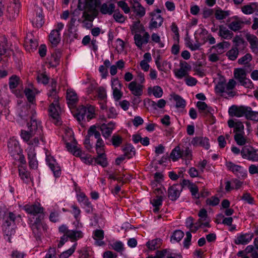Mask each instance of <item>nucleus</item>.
<instances>
[{
	"instance_id": "1",
	"label": "nucleus",
	"mask_w": 258,
	"mask_h": 258,
	"mask_svg": "<svg viewBox=\"0 0 258 258\" xmlns=\"http://www.w3.org/2000/svg\"><path fill=\"white\" fill-rule=\"evenodd\" d=\"M59 97H48V100L50 103L49 107V113L53 119V121L56 124H60V114L61 109L59 104Z\"/></svg>"
},
{
	"instance_id": "2",
	"label": "nucleus",
	"mask_w": 258,
	"mask_h": 258,
	"mask_svg": "<svg viewBox=\"0 0 258 258\" xmlns=\"http://www.w3.org/2000/svg\"><path fill=\"white\" fill-rule=\"evenodd\" d=\"M23 209L31 217L39 218L42 216V218H44V209L38 202L26 204L24 206Z\"/></svg>"
},
{
	"instance_id": "3",
	"label": "nucleus",
	"mask_w": 258,
	"mask_h": 258,
	"mask_svg": "<svg viewBox=\"0 0 258 258\" xmlns=\"http://www.w3.org/2000/svg\"><path fill=\"white\" fill-rule=\"evenodd\" d=\"M28 17L34 27L39 28L42 26L44 21L41 8L35 7L34 9L29 13Z\"/></svg>"
},
{
	"instance_id": "4",
	"label": "nucleus",
	"mask_w": 258,
	"mask_h": 258,
	"mask_svg": "<svg viewBox=\"0 0 258 258\" xmlns=\"http://www.w3.org/2000/svg\"><path fill=\"white\" fill-rule=\"evenodd\" d=\"M78 116L79 119L90 120L93 118L95 108L93 106L87 105L81 106L78 109Z\"/></svg>"
},
{
	"instance_id": "5",
	"label": "nucleus",
	"mask_w": 258,
	"mask_h": 258,
	"mask_svg": "<svg viewBox=\"0 0 258 258\" xmlns=\"http://www.w3.org/2000/svg\"><path fill=\"white\" fill-rule=\"evenodd\" d=\"M64 28V24L61 22H57L55 26V29L52 30L49 35V40L51 44L56 46L60 41V31Z\"/></svg>"
},
{
	"instance_id": "6",
	"label": "nucleus",
	"mask_w": 258,
	"mask_h": 258,
	"mask_svg": "<svg viewBox=\"0 0 258 258\" xmlns=\"http://www.w3.org/2000/svg\"><path fill=\"white\" fill-rule=\"evenodd\" d=\"M161 13V10L159 9H157L150 13L149 15L151 17V19L149 23V28L150 29L157 28L162 25L163 19L160 15Z\"/></svg>"
},
{
	"instance_id": "7",
	"label": "nucleus",
	"mask_w": 258,
	"mask_h": 258,
	"mask_svg": "<svg viewBox=\"0 0 258 258\" xmlns=\"http://www.w3.org/2000/svg\"><path fill=\"white\" fill-rule=\"evenodd\" d=\"M241 155L244 159L252 161H258V149H256L251 146H246L242 148Z\"/></svg>"
},
{
	"instance_id": "8",
	"label": "nucleus",
	"mask_w": 258,
	"mask_h": 258,
	"mask_svg": "<svg viewBox=\"0 0 258 258\" xmlns=\"http://www.w3.org/2000/svg\"><path fill=\"white\" fill-rule=\"evenodd\" d=\"M191 70V66L184 61H181L179 63V68L173 70L175 77L178 79L186 78Z\"/></svg>"
},
{
	"instance_id": "9",
	"label": "nucleus",
	"mask_w": 258,
	"mask_h": 258,
	"mask_svg": "<svg viewBox=\"0 0 258 258\" xmlns=\"http://www.w3.org/2000/svg\"><path fill=\"white\" fill-rule=\"evenodd\" d=\"M97 6V0H79L78 9L93 14Z\"/></svg>"
},
{
	"instance_id": "10",
	"label": "nucleus",
	"mask_w": 258,
	"mask_h": 258,
	"mask_svg": "<svg viewBox=\"0 0 258 258\" xmlns=\"http://www.w3.org/2000/svg\"><path fill=\"white\" fill-rule=\"evenodd\" d=\"M43 219L42 216H39V218H35L34 217L29 218L32 230L36 237H40L42 229L43 228L42 223Z\"/></svg>"
},
{
	"instance_id": "11",
	"label": "nucleus",
	"mask_w": 258,
	"mask_h": 258,
	"mask_svg": "<svg viewBox=\"0 0 258 258\" xmlns=\"http://www.w3.org/2000/svg\"><path fill=\"white\" fill-rule=\"evenodd\" d=\"M35 135L29 131L22 130L20 136L23 140L29 146H37L39 144V138L38 137H34Z\"/></svg>"
},
{
	"instance_id": "12",
	"label": "nucleus",
	"mask_w": 258,
	"mask_h": 258,
	"mask_svg": "<svg viewBox=\"0 0 258 258\" xmlns=\"http://www.w3.org/2000/svg\"><path fill=\"white\" fill-rule=\"evenodd\" d=\"M115 126V123L113 121H110L107 124L103 122L98 124V128L101 131L102 136L105 139H108L111 136Z\"/></svg>"
},
{
	"instance_id": "13",
	"label": "nucleus",
	"mask_w": 258,
	"mask_h": 258,
	"mask_svg": "<svg viewBox=\"0 0 258 258\" xmlns=\"http://www.w3.org/2000/svg\"><path fill=\"white\" fill-rule=\"evenodd\" d=\"M150 37L149 33L147 31L136 34L134 36L135 43L138 48L141 49L143 45L149 42Z\"/></svg>"
},
{
	"instance_id": "14",
	"label": "nucleus",
	"mask_w": 258,
	"mask_h": 258,
	"mask_svg": "<svg viewBox=\"0 0 258 258\" xmlns=\"http://www.w3.org/2000/svg\"><path fill=\"white\" fill-rule=\"evenodd\" d=\"M0 219H3V224H14L16 215L13 212H9L4 207H0Z\"/></svg>"
},
{
	"instance_id": "15",
	"label": "nucleus",
	"mask_w": 258,
	"mask_h": 258,
	"mask_svg": "<svg viewBox=\"0 0 258 258\" xmlns=\"http://www.w3.org/2000/svg\"><path fill=\"white\" fill-rule=\"evenodd\" d=\"M165 191V189H161L159 188H155V194L156 196V198L151 201L152 205L155 207L154 209L155 212L158 211L159 210V207L162 205L163 197Z\"/></svg>"
},
{
	"instance_id": "16",
	"label": "nucleus",
	"mask_w": 258,
	"mask_h": 258,
	"mask_svg": "<svg viewBox=\"0 0 258 258\" xmlns=\"http://www.w3.org/2000/svg\"><path fill=\"white\" fill-rule=\"evenodd\" d=\"M28 129L35 135L41 136L42 133V126L41 122L38 121L34 117L31 118V120L27 123Z\"/></svg>"
},
{
	"instance_id": "17",
	"label": "nucleus",
	"mask_w": 258,
	"mask_h": 258,
	"mask_svg": "<svg viewBox=\"0 0 258 258\" xmlns=\"http://www.w3.org/2000/svg\"><path fill=\"white\" fill-rule=\"evenodd\" d=\"M248 109V106H236L233 105L229 109V113L232 116L240 117L244 116L246 117V114Z\"/></svg>"
},
{
	"instance_id": "18",
	"label": "nucleus",
	"mask_w": 258,
	"mask_h": 258,
	"mask_svg": "<svg viewBox=\"0 0 258 258\" xmlns=\"http://www.w3.org/2000/svg\"><path fill=\"white\" fill-rule=\"evenodd\" d=\"M46 160L47 165L53 172L54 176L56 177H59L61 173V168L53 157L47 156Z\"/></svg>"
},
{
	"instance_id": "19",
	"label": "nucleus",
	"mask_w": 258,
	"mask_h": 258,
	"mask_svg": "<svg viewBox=\"0 0 258 258\" xmlns=\"http://www.w3.org/2000/svg\"><path fill=\"white\" fill-rule=\"evenodd\" d=\"M8 148L9 153L12 156L15 157L21 153V149L18 141L14 138H11L8 142Z\"/></svg>"
},
{
	"instance_id": "20",
	"label": "nucleus",
	"mask_w": 258,
	"mask_h": 258,
	"mask_svg": "<svg viewBox=\"0 0 258 258\" xmlns=\"http://www.w3.org/2000/svg\"><path fill=\"white\" fill-rule=\"evenodd\" d=\"M144 86L137 82L136 81H132L128 85V89L131 93L137 97H140L143 93Z\"/></svg>"
},
{
	"instance_id": "21",
	"label": "nucleus",
	"mask_w": 258,
	"mask_h": 258,
	"mask_svg": "<svg viewBox=\"0 0 258 258\" xmlns=\"http://www.w3.org/2000/svg\"><path fill=\"white\" fill-rule=\"evenodd\" d=\"M191 144L194 147L201 146L206 150L210 147L209 140L207 137H196L191 141Z\"/></svg>"
},
{
	"instance_id": "22",
	"label": "nucleus",
	"mask_w": 258,
	"mask_h": 258,
	"mask_svg": "<svg viewBox=\"0 0 258 258\" xmlns=\"http://www.w3.org/2000/svg\"><path fill=\"white\" fill-rule=\"evenodd\" d=\"M253 237L252 233H241L238 234L234 239V243L237 245H245L248 243Z\"/></svg>"
},
{
	"instance_id": "23",
	"label": "nucleus",
	"mask_w": 258,
	"mask_h": 258,
	"mask_svg": "<svg viewBox=\"0 0 258 258\" xmlns=\"http://www.w3.org/2000/svg\"><path fill=\"white\" fill-rule=\"evenodd\" d=\"M182 191V186L180 184H174L168 190V197L172 201L176 200L179 197Z\"/></svg>"
},
{
	"instance_id": "24",
	"label": "nucleus",
	"mask_w": 258,
	"mask_h": 258,
	"mask_svg": "<svg viewBox=\"0 0 258 258\" xmlns=\"http://www.w3.org/2000/svg\"><path fill=\"white\" fill-rule=\"evenodd\" d=\"M20 8V3L18 0H13L8 8L7 11L12 19L18 16Z\"/></svg>"
},
{
	"instance_id": "25",
	"label": "nucleus",
	"mask_w": 258,
	"mask_h": 258,
	"mask_svg": "<svg viewBox=\"0 0 258 258\" xmlns=\"http://www.w3.org/2000/svg\"><path fill=\"white\" fill-rule=\"evenodd\" d=\"M24 93L28 101L33 103L35 100V95L38 93V91L32 84H29L25 89Z\"/></svg>"
},
{
	"instance_id": "26",
	"label": "nucleus",
	"mask_w": 258,
	"mask_h": 258,
	"mask_svg": "<svg viewBox=\"0 0 258 258\" xmlns=\"http://www.w3.org/2000/svg\"><path fill=\"white\" fill-rule=\"evenodd\" d=\"M115 9L114 4L105 3L100 6L99 11L103 15H111L114 12Z\"/></svg>"
},
{
	"instance_id": "27",
	"label": "nucleus",
	"mask_w": 258,
	"mask_h": 258,
	"mask_svg": "<svg viewBox=\"0 0 258 258\" xmlns=\"http://www.w3.org/2000/svg\"><path fill=\"white\" fill-rule=\"evenodd\" d=\"M241 11L245 15H250L255 12H258V3H250L241 7Z\"/></svg>"
},
{
	"instance_id": "28",
	"label": "nucleus",
	"mask_w": 258,
	"mask_h": 258,
	"mask_svg": "<svg viewBox=\"0 0 258 258\" xmlns=\"http://www.w3.org/2000/svg\"><path fill=\"white\" fill-rule=\"evenodd\" d=\"M24 46L27 50L33 51L38 46V42L36 39L29 38L27 36L25 40Z\"/></svg>"
},
{
	"instance_id": "29",
	"label": "nucleus",
	"mask_w": 258,
	"mask_h": 258,
	"mask_svg": "<svg viewBox=\"0 0 258 258\" xmlns=\"http://www.w3.org/2000/svg\"><path fill=\"white\" fill-rule=\"evenodd\" d=\"M246 39L250 45L252 51L255 53H258V39L253 35L248 34L246 36Z\"/></svg>"
},
{
	"instance_id": "30",
	"label": "nucleus",
	"mask_w": 258,
	"mask_h": 258,
	"mask_svg": "<svg viewBox=\"0 0 258 258\" xmlns=\"http://www.w3.org/2000/svg\"><path fill=\"white\" fill-rule=\"evenodd\" d=\"M2 227L4 234L7 237V240L11 242L10 236L15 233L14 224H3Z\"/></svg>"
},
{
	"instance_id": "31",
	"label": "nucleus",
	"mask_w": 258,
	"mask_h": 258,
	"mask_svg": "<svg viewBox=\"0 0 258 258\" xmlns=\"http://www.w3.org/2000/svg\"><path fill=\"white\" fill-rule=\"evenodd\" d=\"M7 47V40L5 37H3L0 40V62L8 60V57L6 55Z\"/></svg>"
},
{
	"instance_id": "32",
	"label": "nucleus",
	"mask_w": 258,
	"mask_h": 258,
	"mask_svg": "<svg viewBox=\"0 0 258 258\" xmlns=\"http://www.w3.org/2000/svg\"><path fill=\"white\" fill-rule=\"evenodd\" d=\"M200 37H202L201 40V43L204 44L207 41H209L210 44H214L216 43L215 38L210 34H209L206 30H203L200 33Z\"/></svg>"
},
{
	"instance_id": "33",
	"label": "nucleus",
	"mask_w": 258,
	"mask_h": 258,
	"mask_svg": "<svg viewBox=\"0 0 258 258\" xmlns=\"http://www.w3.org/2000/svg\"><path fill=\"white\" fill-rule=\"evenodd\" d=\"M233 20L228 25V27L233 31H236L240 30L243 24L242 21L237 16L233 17Z\"/></svg>"
},
{
	"instance_id": "34",
	"label": "nucleus",
	"mask_w": 258,
	"mask_h": 258,
	"mask_svg": "<svg viewBox=\"0 0 258 258\" xmlns=\"http://www.w3.org/2000/svg\"><path fill=\"white\" fill-rule=\"evenodd\" d=\"M82 18L83 19L82 23L84 27L87 28H89L92 27V22L94 19L93 14L88 13L87 12H84Z\"/></svg>"
},
{
	"instance_id": "35",
	"label": "nucleus",
	"mask_w": 258,
	"mask_h": 258,
	"mask_svg": "<svg viewBox=\"0 0 258 258\" xmlns=\"http://www.w3.org/2000/svg\"><path fill=\"white\" fill-rule=\"evenodd\" d=\"M66 148L70 152L72 153L74 156H80L81 155V149L77 146V143L75 141L72 143H67Z\"/></svg>"
},
{
	"instance_id": "36",
	"label": "nucleus",
	"mask_w": 258,
	"mask_h": 258,
	"mask_svg": "<svg viewBox=\"0 0 258 258\" xmlns=\"http://www.w3.org/2000/svg\"><path fill=\"white\" fill-rule=\"evenodd\" d=\"M93 237L95 240V244L98 246H102L104 242L102 241L104 238V231L102 230H96L93 232Z\"/></svg>"
},
{
	"instance_id": "37",
	"label": "nucleus",
	"mask_w": 258,
	"mask_h": 258,
	"mask_svg": "<svg viewBox=\"0 0 258 258\" xmlns=\"http://www.w3.org/2000/svg\"><path fill=\"white\" fill-rule=\"evenodd\" d=\"M218 35L224 39L229 40L233 36V33L226 27L221 25L219 26Z\"/></svg>"
},
{
	"instance_id": "38",
	"label": "nucleus",
	"mask_w": 258,
	"mask_h": 258,
	"mask_svg": "<svg viewBox=\"0 0 258 258\" xmlns=\"http://www.w3.org/2000/svg\"><path fill=\"white\" fill-rule=\"evenodd\" d=\"M67 99L69 106H73L78 101V96L76 93L71 89L67 91Z\"/></svg>"
},
{
	"instance_id": "39",
	"label": "nucleus",
	"mask_w": 258,
	"mask_h": 258,
	"mask_svg": "<svg viewBox=\"0 0 258 258\" xmlns=\"http://www.w3.org/2000/svg\"><path fill=\"white\" fill-rule=\"evenodd\" d=\"M197 107L201 112L204 113L205 114H212L213 109L207 105V104L203 101H198L197 103Z\"/></svg>"
},
{
	"instance_id": "40",
	"label": "nucleus",
	"mask_w": 258,
	"mask_h": 258,
	"mask_svg": "<svg viewBox=\"0 0 258 258\" xmlns=\"http://www.w3.org/2000/svg\"><path fill=\"white\" fill-rule=\"evenodd\" d=\"M67 236L72 241H76L82 238L84 234L81 230H70V231L68 232Z\"/></svg>"
},
{
	"instance_id": "41",
	"label": "nucleus",
	"mask_w": 258,
	"mask_h": 258,
	"mask_svg": "<svg viewBox=\"0 0 258 258\" xmlns=\"http://www.w3.org/2000/svg\"><path fill=\"white\" fill-rule=\"evenodd\" d=\"M132 8L137 16L142 18L145 15L146 10L140 3L132 4Z\"/></svg>"
},
{
	"instance_id": "42",
	"label": "nucleus",
	"mask_w": 258,
	"mask_h": 258,
	"mask_svg": "<svg viewBox=\"0 0 258 258\" xmlns=\"http://www.w3.org/2000/svg\"><path fill=\"white\" fill-rule=\"evenodd\" d=\"M131 31L134 35L136 34L142 33L146 31L144 26L141 23L140 21L134 23L131 27Z\"/></svg>"
},
{
	"instance_id": "43",
	"label": "nucleus",
	"mask_w": 258,
	"mask_h": 258,
	"mask_svg": "<svg viewBox=\"0 0 258 258\" xmlns=\"http://www.w3.org/2000/svg\"><path fill=\"white\" fill-rule=\"evenodd\" d=\"M122 151L124 156L130 159L135 156L136 150L135 148L131 144L126 145L123 148Z\"/></svg>"
},
{
	"instance_id": "44",
	"label": "nucleus",
	"mask_w": 258,
	"mask_h": 258,
	"mask_svg": "<svg viewBox=\"0 0 258 258\" xmlns=\"http://www.w3.org/2000/svg\"><path fill=\"white\" fill-rule=\"evenodd\" d=\"M182 150L179 146H176L171 151L170 157L173 161H176L181 158Z\"/></svg>"
},
{
	"instance_id": "45",
	"label": "nucleus",
	"mask_w": 258,
	"mask_h": 258,
	"mask_svg": "<svg viewBox=\"0 0 258 258\" xmlns=\"http://www.w3.org/2000/svg\"><path fill=\"white\" fill-rule=\"evenodd\" d=\"M236 143L240 146L244 145L247 142V139L245 136V133H235L234 137Z\"/></svg>"
},
{
	"instance_id": "46",
	"label": "nucleus",
	"mask_w": 258,
	"mask_h": 258,
	"mask_svg": "<svg viewBox=\"0 0 258 258\" xmlns=\"http://www.w3.org/2000/svg\"><path fill=\"white\" fill-rule=\"evenodd\" d=\"M97 154V157L94 158V162L102 167H106L107 165V161L104 152H102L100 153V154Z\"/></svg>"
},
{
	"instance_id": "47",
	"label": "nucleus",
	"mask_w": 258,
	"mask_h": 258,
	"mask_svg": "<svg viewBox=\"0 0 258 258\" xmlns=\"http://www.w3.org/2000/svg\"><path fill=\"white\" fill-rule=\"evenodd\" d=\"M57 82L54 79H52L51 81V86L49 87L48 92L47 93L48 97H58L57 93Z\"/></svg>"
},
{
	"instance_id": "48",
	"label": "nucleus",
	"mask_w": 258,
	"mask_h": 258,
	"mask_svg": "<svg viewBox=\"0 0 258 258\" xmlns=\"http://www.w3.org/2000/svg\"><path fill=\"white\" fill-rule=\"evenodd\" d=\"M229 15V11L222 10L220 8L216 9L215 12V18L218 20L226 19Z\"/></svg>"
},
{
	"instance_id": "49",
	"label": "nucleus",
	"mask_w": 258,
	"mask_h": 258,
	"mask_svg": "<svg viewBox=\"0 0 258 258\" xmlns=\"http://www.w3.org/2000/svg\"><path fill=\"white\" fill-rule=\"evenodd\" d=\"M161 244V240L159 238H157L151 241H149L147 242L146 245L149 249L154 250L159 248Z\"/></svg>"
},
{
	"instance_id": "50",
	"label": "nucleus",
	"mask_w": 258,
	"mask_h": 258,
	"mask_svg": "<svg viewBox=\"0 0 258 258\" xmlns=\"http://www.w3.org/2000/svg\"><path fill=\"white\" fill-rule=\"evenodd\" d=\"M149 93H152L156 98H160L163 95V90L161 87L159 86H155L153 87L148 88Z\"/></svg>"
},
{
	"instance_id": "51",
	"label": "nucleus",
	"mask_w": 258,
	"mask_h": 258,
	"mask_svg": "<svg viewBox=\"0 0 258 258\" xmlns=\"http://www.w3.org/2000/svg\"><path fill=\"white\" fill-rule=\"evenodd\" d=\"M215 92L217 94L222 95L226 93V82L224 80L219 81L215 87Z\"/></svg>"
},
{
	"instance_id": "52",
	"label": "nucleus",
	"mask_w": 258,
	"mask_h": 258,
	"mask_svg": "<svg viewBox=\"0 0 258 258\" xmlns=\"http://www.w3.org/2000/svg\"><path fill=\"white\" fill-rule=\"evenodd\" d=\"M20 83V79L16 75H13L9 79V85L11 90L15 89Z\"/></svg>"
},
{
	"instance_id": "53",
	"label": "nucleus",
	"mask_w": 258,
	"mask_h": 258,
	"mask_svg": "<svg viewBox=\"0 0 258 258\" xmlns=\"http://www.w3.org/2000/svg\"><path fill=\"white\" fill-rule=\"evenodd\" d=\"M226 166L227 169L235 174L240 172L242 167L238 165H236L231 162H226Z\"/></svg>"
},
{
	"instance_id": "54",
	"label": "nucleus",
	"mask_w": 258,
	"mask_h": 258,
	"mask_svg": "<svg viewBox=\"0 0 258 258\" xmlns=\"http://www.w3.org/2000/svg\"><path fill=\"white\" fill-rule=\"evenodd\" d=\"M181 158L185 160L186 163L189 162L192 159V150L189 147H186L184 150H182Z\"/></svg>"
},
{
	"instance_id": "55",
	"label": "nucleus",
	"mask_w": 258,
	"mask_h": 258,
	"mask_svg": "<svg viewBox=\"0 0 258 258\" xmlns=\"http://www.w3.org/2000/svg\"><path fill=\"white\" fill-rule=\"evenodd\" d=\"M234 76L236 79L239 82L245 79L246 77V72L244 69H236L234 71Z\"/></svg>"
},
{
	"instance_id": "56",
	"label": "nucleus",
	"mask_w": 258,
	"mask_h": 258,
	"mask_svg": "<svg viewBox=\"0 0 258 258\" xmlns=\"http://www.w3.org/2000/svg\"><path fill=\"white\" fill-rule=\"evenodd\" d=\"M77 199L78 202L81 205L84 206L85 205H89L90 202L85 194L82 192H79L77 194Z\"/></svg>"
},
{
	"instance_id": "57",
	"label": "nucleus",
	"mask_w": 258,
	"mask_h": 258,
	"mask_svg": "<svg viewBox=\"0 0 258 258\" xmlns=\"http://www.w3.org/2000/svg\"><path fill=\"white\" fill-rule=\"evenodd\" d=\"M77 243H75L69 249L62 252L58 255L59 258H68L70 257L75 251L76 249Z\"/></svg>"
},
{
	"instance_id": "58",
	"label": "nucleus",
	"mask_w": 258,
	"mask_h": 258,
	"mask_svg": "<svg viewBox=\"0 0 258 258\" xmlns=\"http://www.w3.org/2000/svg\"><path fill=\"white\" fill-rule=\"evenodd\" d=\"M88 136L89 137L94 136L95 138L97 140L101 138V135L100 132L97 130L96 125H92L90 127L88 131Z\"/></svg>"
},
{
	"instance_id": "59",
	"label": "nucleus",
	"mask_w": 258,
	"mask_h": 258,
	"mask_svg": "<svg viewBox=\"0 0 258 258\" xmlns=\"http://www.w3.org/2000/svg\"><path fill=\"white\" fill-rule=\"evenodd\" d=\"M247 113L246 114V118L247 119H250L254 121H258V112L253 111L252 110V108L248 107Z\"/></svg>"
},
{
	"instance_id": "60",
	"label": "nucleus",
	"mask_w": 258,
	"mask_h": 258,
	"mask_svg": "<svg viewBox=\"0 0 258 258\" xmlns=\"http://www.w3.org/2000/svg\"><path fill=\"white\" fill-rule=\"evenodd\" d=\"M111 248L118 252L122 253L124 250V244L120 241H116L110 244Z\"/></svg>"
},
{
	"instance_id": "61",
	"label": "nucleus",
	"mask_w": 258,
	"mask_h": 258,
	"mask_svg": "<svg viewBox=\"0 0 258 258\" xmlns=\"http://www.w3.org/2000/svg\"><path fill=\"white\" fill-rule=\"evenodd\" d=\"M113 17L116 22L123 23L125 22L126 17L123 16L118 10H114L113 13Z\"/></svg>"
},
{
	"instance_id": "62",
	"label": "nucleus",
	"mask_w": 258,
	"mask_h": 258,
	"mask_svg": "<svg viewBox=\"0 0 258 258\" xmlns=\"http://www.w3.org/2000/svg\"><path fill=\"white\" fill-rule=\"evenodd\" d=\"M105 143L102 138L98 139L95 144V149L97 154L104 152Z\"/></svg>"
},
{
	"instance_id": "63",
	"label": "nucleus",
	"mask_w": 258,
	"mask_h": 258,
	"mask_svg": "<svg viewBox=\"0 0 258 258\" xmlns=\"http://www.w3.org/2000/svg\"><path fill=\"white\" fill-rule=\"evenodd\" d=\"M236 85V82L233 79H230L227 83H226V93L233 96L232 90L235 88Z\"/></svg>"
},
{
	"instance_id": "64",
	"label": "nucleus",
	"mask_w": 258,
	"mask_h": 258,
	"mask_svg": "<svg viewBox=\"0 0 258 258\" xmlns=\"http://www.w3.org/2000/svg\"><path fill=\"white\" fill-rule=\"evenodd\" d=\"M91 248L89 247H84L78 251L79 258H89L90 256Z\"/></svg>"
}]
</instances>
